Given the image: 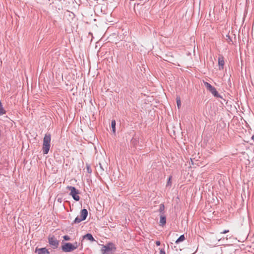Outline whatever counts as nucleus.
Here are the masks:
<instances>
[{
    "label": "nucleus",
    "instance_id": "nucleus-1",
    "mask_svg": "<svg viewBox=\"0 0 254 254\" xmlns=\"http://www.w3.org/2000/svg\"><path fill=\"white\" fill-rule=\"evenodd\" d=\"M79 245V243L77 242H75L74 244H71L70 243H65L63 241L61 249L64 252H71L77 249Z\"/></svg>",
    "mask_w": 254,
    "mask_h": 254
},
{
    "label": "nucleus",
    "instance_id": "nucleus-2",
    "mask_svg": "<svg viewBox=\"0 0 254 254\" xmlns=\"http://www.w3.org/2000/svg\"><path fill=\"white\" fill-rule=\"evenodd\" d=\"M51 136L50 133H46L43 139L42 151L44 154L48 153L51 146Z\"/></svg>",
    "mask_w": 254,
    "mask_h": 254
},
{
    "label": "nucleus",
    "instance_id": "nucleus-3",
    "mask_svg": "<svg viewBox=\"0 0 254 254\" xmlns=\"http://www.w3.org/2000/svg\"><path fill=\"white\" fill-rule=\"evenodd\" d=\"M116 248L113 243H109L102 248L101 251L103 254H113Z\"/></svg>",
    "mask_w": 254,
    "mask_h": 254
},
{
    "label": "nucleus",
    "instance_id": "nucleus-4",
    "mask_svg": "<svg viewBox=\"0 0 254 254\" xmlns=\"http://www.w3.org/2000/svg\"><path fill=\"white\" fill-rule=\"evenodd\" d=\"M204 85L206 89L208 90L211 94L215 97L222 98V97L218 93L216 88L212 86L210 83L204 81Z\"/></svg>",
    "mask_w": 254,
    "mask_h": 254
},
{
    "label": "nucleus",
    "instance_id": "nucleus-5",
    "mask_svg": "<svg viewBox=\"0 0 254 254\" xmlns=\"http://www.w3.org/2000/svg\"><path fill=\"white\" fill-rule=\"evenodd\" d=\"M67 189L70 191L69 194L72 196V198L75 201H79L80 197L78 195L79 194V191L77 190L74 187L67 186Z\"/></svg>",
    "mask_w": 254,
    "mask_h": 254
},
{
    "label": "nucleus",
    "instance_id": "nucleus-6",
    "mask_svg": "<svg viewBox=\"0 0 254 254\" xmlns=\"http://www.w3.org/2000/svg\"><path fill=\"white\" fill-rule=\"evenodd\" d=\"M48 241L49 244L52 246L53 249H56L58 247L59 242L54 236L49 237Z\"/></svg>",
    "mask_w": 254,
    "mask_h": 254
},
{
    "label": "nucleus",
    "instance_id": "nucleus-7",
    "mask_svg": "<svg viewBox=\"0 0 254 254\" xmlns=\"http://www.w3.org/2000/svg\"><path fill=\"white\" fill-rule=\"evenodd\" d=\"M224 63L225 62L224 57L222 56H219L218 58V64L219 66L220 69H223Z\"/></svg>",
    "mask_w": 254,
    "mask_h": 254
},
{
    "label": "nucleus",
    "instance_id": "nucleus-8",
    "mask_svg": "<svg viewBox=\"0 0 254 254\" xmlns=\"http://www.w3.org/2000/svg\"><path fill=\"white\" fill-rule=\"evenodd\" d=\"M36 252H38V254H50V252L46 248L36 249Z\"/></svg>",
    "mask_w": 254,
    "mask_h": 254
},
{
    "label": "nucleus",
    "instance_id": "nucleus-9",
    "mask_svg": "<svg viewBox=\"0 0 254 254\" xmlns=\"http://www.w3.org/2000/svg\"><path fill=\"white\" fill-rule=\"evenodd\" d=\"M88 215V211L86 209H83L80 211V217L82 218V219H84V220L86 219L87 216Z\"/></svg>",
    "mask_w": 254,
    "mask_h": 254
},
{
    "label": "nucleus",
    "instance_id": "nucleus-10",
    "mask_svg": "<svg viewBox=\"0 0 254 254\" xmlns=\"http://www.w3.org/2000/svg\"><path fill=\"white\" fill-rule=\"evenodd\" d=\"M83 239H87L88 240H89L91 242L95 241V240L93 238V237L92 235V234H91L90 233H87L86 235H84L83 236Z\"/></svg>",
    "mask_w": 254,
    "mask_h": 254
},
{
    "label": "nucleus",
    "instance_id": "nucleus-11",
    "mask_svg": "<svg viewBox=\"0 0 254 254\" xmlns=\"http://www.w3.org/2000/svg\"><path fill=\"white\" fill-rule=\"evenodd\" d=\"M166 223V218L164 215L161 214L160 215V225H164Z\"/></svg>",
    "mask_w": 254,
    "mask_h": 254
},
{
    "label": "nucleus",
    "instance_id": "nucleus-12",
    "mask_svg": "<svg viewBox=\"0 0 254 254\" xmlns=\"http://www.w3.org/2000/svg\"><path fill=\"white\" fill-rule=\"evenodd\" d=\"M83 220H84L82 219V218H81L80 216H78L75 218V219H74L73 222L72 223V224L79 223Z\"/></svg>",
    "mask_w": 254,
    "mask_h": 254
},
{
    "label": "nucleus",
    "instance_id": "nucleus-13",
    "mask_svg": "<svg viewBox=\"0 0 254 254\" xmlns=\"http://www.w3.org/2000/svg\"><path fill=\"white\" fill-rule=\"evenodd\" d=\"M83 220H84L82 219V218H81L80 216H78L75 218V219H74L73 222L72 223V224L79 223Z\"/></svg>",
    "mask_w": 254,
    "mask_h": 254
},
{
    "label": "nucleus",
    "instance_id": "nucleus-14",
    "mask_svg": "<svg viewBox=\"0 0 254 254\" xmlns=\"http://www.w3.org/2000/svg\"><path fill=\"white\" fill-rule=\"evenodd\" d=\"M164 204L162 203L159 205V212L161 213V214L164 215Z\"/></svg>",
    "mask_w": 254,
    "mask_h": 254
},
{
    "label": "nucleus",
    "instance_id": "nucleus-15",
    "mask_svg": "<svg viewBox=\"0 0 254 254\" xmlns=\"http://www.w3.org/2000/svg\"><path fill=\"white\" fill-rule=\"evenodd\" d=\"M185 240V237L184 235H182L180 236L179 238L176 241V244H179V243L184 241Z\"/></svg>",
    "mask_w": 254,
    "mask_h": 254
},
{
    "label": "nucleus",
    "instance_id": "nucleus-16",
    "mask_svg": "<svg viewBox=\"0 0 254 254\" xmlns=\"http://www.w3.org/2000/svg\"><path fill=\"white\" fill-rule=\"evenodd\" d=\"M111 127L112 131L114 133L116 132V121L115 120H112L111 122Z\"/></svg>",
    "mask_w": 254,
    "mask_h": 254
},
{
    "label": "nucleus",
    "instance_id": "nucleus-17",
    "mask_svg": "<svg viewBox=\"0 0 254 254\" xmlns=\"http://www.w3.org/2000/svg\"><path fill=\"white\" fill-rule=\"evenodd\" d=\"M176 100H177V106H178V108L179 109L181 105V102L180 98L177 97Z\"/></svg>",
    "mask_w": 254,
    "mask_h": 254
},
{
    "label": "nucleus",
    "instance_id": "nucleus-18",
    "mask_svg": "<svg viewBox=\"0 0 254 254\" xmlns=\"http://www.w3.org/2000/svg\"><path fill=\"white\" fill-rule=\"evenodd\" d=\"M226 37H227V39H226V40H227V42H228V43H229V44H231V43H232V42H232V39H231V37H230L229 35H227L226 36Z\"/></svg>",
    "mask_w": 254,
    "mask_h": 254
},
{
    "label": "nucleus",
    "instance_id": "nucleus-19",
    "mask_svg": "<svg viewBox=\"0 0 254 254\" xmlns=\"http://www.w3.org/2000/svg\"><path fill=\"white\" fill-rule=\"evenodd\" d=\"M86 170L88 173H92V169L89 165H87V164L86 165Z\"/></svg>",
    "mask_w": 254,
    "mask_h": 254
},
{
    "label": "nucleus",
    "instance_id": "nucleus-20",
    "mask_svg": "<svg viewBox=\"0 0 254 254\" xmlns=\"http://www.w3.org/2000/svg\"><path fill=\"white\" fill-rule=\"evenodd\" d=\"M63 238L65 241H69L70 240V238L68 235H64Z\"/></svg>",
    "mask_w": 254,
    "mask_h": 254
},
{
    "label": "nucleus",
    "instance_id": "nucleus-21",
    "mask_svg": "<svg viewBox=\"0 0 254 254\" xmlns=\"http://www.w3.org/2000/svg\"><path fill=\"white\" fill-rule=\"evenodd\" d=\"M160 254H166L164 250L161 249L160 251Z\"/></svg>",
    "mask_w": 254,
    "mask_h": 254
},
{
    "label": "nucleus",
    "instance_id": "nucleus-22",
    "mask_svg": "<svg viewBox=\"0 0 254 254\" xmlns=\"http://www.w3.org/2000/svg\"><path fill=\"white\" fill-rule=\"evenodd\" d=\"M171 177H170L169 178L168 180V182H167V185H169L171 184Z\"/></svg>",
    "mask_w": 254,
    "mask_h": 254
},
{
    "label": "nucleus",
    "instance_id": "nucleus-23",
    "mask_svg": "<svg viewBox=\"0 0 254 254\" xmlns=\"http://www.w3.org/2000/svg\"><path fill=\"white\" fill-rule=\"evenodd\" d=\"M156 245L157 246H159L161 244V243L159 241H157L155 243Z\"/></svg>",
    "mask_w": 254,
    "mask_h": 254
},
{
    "label": "nucleus",
    "instance_id": "nucleus-24",
    "mask_svg": "<svg viewBox=\"0 0 254 254\" xmlns=\"http://www.w3.org/2000/svg\"><path fill=\"white\" fill-rule=\"evenodd\" d=\"M229 230H225L224 231H223L222 232H221V234H226L228 232H229Z\"/></svg>",
    "mask_w": 254,
    "mask_h": 254
},
{
    "label": "nucleus",
    "instance_id": "nucleus-25",
    "mask_svg": "<svg viewBox=\"0 0 254 254\" xmlns=\"http://www.w3.org/2000/svg\"><path fill=\"white\" fill-rule=\"evenodd\" d=\"M141 6V5H139V4H137L136 6V7L135 6L134 8H137L138 7V6Z\"/></svg>",
    "mask_w": 254,
    "mask_h": 254
},
{
    "label": "nucleus",
    "instance_id": "nucleus-26",
    "mask_svg": "<svg viewBox=\"0 0 254 254\" xmlns=\"http://www.w3.org/2000/svg\"><path fill=\"white\" fill-rule=\"evenodd\" d=\"M100 168L103 170L104 169L102 168V166H101V164H100Z\"/></svg>",
    "mask_w": 254,
    "mask_h": 254
}]
</instances>
